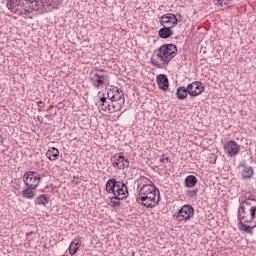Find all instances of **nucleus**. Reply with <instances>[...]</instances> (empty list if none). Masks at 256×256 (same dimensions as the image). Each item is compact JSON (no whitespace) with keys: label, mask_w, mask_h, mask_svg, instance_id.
<instances>
[{"label":"nucleus","mask_w":256,"mask_h":256,"mask_svg":"<svg viewBox=\"0 0 256 256\" xmlns=\"http://www.w3.org/2000/svg\"><path fill=\"white\" fill-rule=\"evenodd\" d=\"M79 247H81V242H79V240L72 241L69 246L70 255H75V253L79 251Z\"/></svg>","instance_id":"obj_21"},{"label":"nucleus","mask_w":256,"mask_h":256,"mask_svg":"<svg viewBox=\"0 0 256 256\" xmlns=\"http://www.w3.org/2000/svg\"><path fill=\"white\" fill-rule=\"evenodd\" d=\"M160 197L159 189H157L155 185L144 184L139 190L138 201H140L144 207H147V209H153V207L159 205Z\"/></svg>","instance_id":"obj_1"},{"label":"nucleus","mask_w":256,"mask_h":256,"mask_svg":"<svg viewBox=\"0 0 256 256\" xmlns=\"http://www.w3.org/2000/svg\"><path fill=\"white\" fill-rule=\"evenodd\" d=\"M119 117H121V114L114 115L112 119L113 121H118Z\"/></svg>","instance_id":"obj_34"},{"label":"nucleus","mask_w":256,"mask_h":256,"mask_svg":"<svg viewBox=\"0 0 256 256\" xmlns=\"http://www.w3.org/2000/svg\"><path fill=\"white\" fill-rule=\"evenodd\" d=\"M186 187H195L197 185V177L194 175H189L185 178Z\"/></svg>","instance_id":"obj_22"},{"label":"nucleus","mask_w":256,"mask_h":256,"mask_svg":"<svg viewBox=\"0 0 256 256\" xmlns=\"http://www.w3.org/2000/svg\"><path fill=\"white\" fill-rule=\"evenodd\" d=\"M89 81L94 89L109 87V74L103 69L92 71L89 76Z\"/></svg>","instance_id":"obj_3"},{"label":"nucleus","mask_w":256,"mask_h":256,"mask_svg":"<svg viewBox=\"0 0 256 256\" xmlns=\"http://www.w3.org/2000/svg\"><path fill=\"white\" fill-rule=\"evenodd\" d=\"M151 63L156 67L157 69H162V66L159 64V62L155 58H151Z\"/></svg>","instance_id":"obj_29"},{"label":"nucleus","mask_w":256,"mask_h":256,"mask_svg":"<svg viewBox=\"0 0 256 256\" xmlns=\"http://www.w3.org/2000/svg\"><path fill=\"white\" fill-rule=\"evenodd\" d=\"M22 195L23 197H25V199H33V197H35V192L33 191V188H31V186H28L22 191Z\"/></svg>","instance_id":"obj_23"},{"label":"nucleus","mask_w":256,"mask_h":256,"mask_svg":"<svg viewBox=\"0 0 256 256\" xmlns=\"http://www.w3.org/2000/svg\"><path fill=\"white\" fill-rule=\"evenodd\" d=\"M112 165L115 169H127L129 167V159L125 156L115 154L112 159Z\"/></svg>","instance_id":"obj_9"},{"label":"nucleus","mask_w":256,"mask_h":256,"mask_svg":"<svg viewBox=\"0 0 256 256\" xmlns=\"http://www.w3.org/2000/svg\"><path fill=\"white\" fill-rule=\"evenodd\" d=\"M117 185H119V182L117 181V179L112 178L109 179L106 183V191L107 193H115V189H117Z\"/></svg>","instance_id":"obj_15"},{"label":"nucleus","mask_w":256,"mask_h":256,"mask_svg":"<svg viewBox=\"0 0 256 256\" xmlns=\"http://www.w3.org/2000/svg\"><path fill=\"white\" fill-rule=\"evenodd\" d=\"M171 29L172 28L163 26V28H161L158 32L159 37H161V39H169V37H171V35H173V30H171Z\"/></svg>","instance_id":"obj_16"},{"label":"nucleus","mask_w":256,"mask_h":256,"mask_svg":"<svg viewBox=\"0 0 256 256\" xmlns=\"http://www.w3.org/2000/svg\"><path fill=\"white\" fill-rule=\"evenodd\" d=\"M0 143H3V136L0 135Z\"/></svg>","instance_id":"obj_36"},{"label":"nucleus","mask_w":256,"mask_h":256,"mask_svg":"<svg viewBox=\"0 0 256 256\" xmlns=\"http://www.w3.org/2000/svg\"><path fill=\"white\" fill-rule=\"evenodd\" d=\"M188 91V95H191L192 97H197L205 91V87H203V83L201 81H195L186 87Z\"/></svg>","instance_id":"obj_7"},{"label":"nucleus","mask_w":256,"mask_h":256,"mask_svg":"<svg viewBox=\"0 0 256 256\" xmlns=\"http://www.w3.org/2000/svg\"><path fill=\"white\" fill-rule=\"evenodd\" d=\"M113 195L114 197H118V199H126L127 195H129L127 185H125L123 182H118Z\"/></svg>","instance_id":"obj_12"},{"label":"nucleus","mask_w":256,"mask_h":256,"mask_svg":"<svg viewBox=\"0 0 256 256\" xmlns=\"http://www.w3.org/2000/svg\"><path fill=\"white\" fill-rule=\"evenodd\" d=\"M229 0H216V5L220 7H229Z\"/></svg>","instance_id":"obj_27"},{"label":"nucleus","mask_w":256,"mask_h":256,"mask_svg":"<svg viewBox=\"0 0 256 256\" xmlns=\"http://www.w3.org/2000/svg\"><path fill=\"white\" fill-rule=\"evenodd\" d=\"M43 7V1L41 0H25L23 13L24 15H29V13H33V11H39Z\"/></svg>","instance_id":"obj_6"},{"label":"nucleus","mask_w":256,"mask_h":256,"mask_svg":"<svg viewBox=\"0 0 256 256\" xmlns=\"http://www.w3.org/2000/svg\"><path fill=\"white\" fill-rule=\"evenodd\" d=\"M61 3V0H45L44 6L50 7V9H57V6H59Z\"/></svg>","instance_id":"obj_24"},{"label":"nucleus","mask_w":256,"mask_h":256,"mask_svg":"<svg viewBox=\"0 0 256 256\" xmlns=\"http://www.w3.org/2000/svg\"><path fill=\"white\" fill-rule=\"evenodd\" d=\"M73 183H75V185H79V183H81V179H79V177H75L74 176V179L72 180Z\"/></svg>","instance_id":"obj_30"},{"label":"nucleus","mask_w":256,"mask_h":256,"mask_svg":"<svg viewBox=\"0 0 256 256\" xmlns=\"http://www.w3.org/2000/svg\"><path fill=\"white\" fill-rule=\"evenodd\" d=\"M121 200H123L122 198H119L117 196H113L110 199V205L111 207H119V205H121Z\"/></svg>","instance_id":"obj_25"},{"label":"nucleus","mask_w":256,"mask_h":256,"mask_svg":"<svg viewBox=\"0 0 256 256\" xmlns=\"http://www.w3.org/2000/svg\"><path fill=\"white\" fill-rule=\"evenodd\" d=\"M156 57L160 59L163 65H169L172 59L177 55V46L175 44H165L155 51Z\"/></svg>","instance_id":"obj_2"},{"label":"nucleus","mask_w":256,"mask_h":256,"mask_svg":"<svg viewBox=\"0 0 256 256\" xmlns=\"http://www.w3.org/2000/svg\"><path fill=\"white\" fill-rule=\"evenodd\" d=\"M160 161H161V163H165L166 161H169V157L162 156Z\"/></svg>","instance_id":"obj_32"},{"label":"nucleus","mask_w":256,"mask_h":256,"mask_svg":"<svg viewBox=\"0 0 256 256\" xmlns=\"http://www.w3.org/2000/svg\"><path fill=\"white\" fill-rule=\"evenodd\" d=\"M123 105H125V102L120 100V102L115 100H110V103L105 106V112L106 113H117V111H121L123 109Z\"/></svg>","instance_id":"obj_11"},{"label":"nucleus","mask_w":256,"mask_h":256,"mask_svg":"<svg viewBox=\"0 0 256 256\" xmlns=\"http://www.w3.org/2000/svg\"><path fill=\"white\" fill-rule=\"evenodd\" d=\"M37 105H38V107H40V109H43V107H45V102H43V101H38V102H37Z\"/></svg>","instance_id":"obj_31"},{"label":"nucleus","mask_w":256,"mask_h":256,"mask_svg":"<svg viewBox=\"0 0 256 256\" xmlns=\"http://www.w3.org/2000/svg\"><path fill=\"white\" fill-rule=\"evenodd\" d=\"M224 149L230 157H235L239 153L240 146L237 142L230 140L224 144Z\"/></svg>","instance_id":"obj_10"},{"label":"nucleus","mask_w":256,"mask_h":256,"mask_svg":"<svg viewBox=\"0 0 256 256\" xmlns=\"http://www.w3.org/2000/svg\"><path fill=\"white\" fill-rule=\"evenodd\" d=\"M157 83L159 89H162V91H167L169 89V79L165 74H160L157 76Z\"/></svg>","instance_id":"obj_14"},{"label":"nucleus","mask_w":256,"mask_h":256,"mask_svg":"<svg viewBox=\"0 0 256 256\" xmlns=\"http://www.w3.org/2000/svg\"><path fill=\"white\" fill-rule=\"evenodd\" d=\"M110 101H118V102L122 101V103H125V97L123 95V91H121L120 89H116L114 94L110 96Z\"/></svg>","instance_id":"obj_18"},{"label":"nucleus","mask_w":256,"mask_h":256,"mask_svg":"<svg viewBox=\"0 0 256 256\" xmlns=\"http://www.w3.org/2000/svg\"><path fill=\"white\" fill-rule=\"evenodd\" d=\"M245 223H248V222H239L238 223L239 231H243L244 233H248L250 235H253V229H255L256 224L254 226H247Z\"/></svg>","instance_id":"obj_17"},{"label":"nucleus","mask_w":256,"mask_h":256,"mask_svg":"<svg viewBox=\"0 0 256 256\" xmlns=\"http://www.w3.org/2000/svg\"><path fill=\"white\" fill-rule=\"evenodd\" d=\"M113 95H115V92H113L112 90H110V91L108 92V97H109V99H111V97H113Z\"/></svg>","instance_id":"obj_35"},{"label":"nucleus","mask_w":256,"mask_h":256,"mask_svg":"<svg viewBox=\"0 0 256 256\" xmlns=\"http://www.w3.org/2000/svg\"><path fill=\"white\" fill-rule=\"evenodd\" d=\"M239 167H243L242 177L243 179H251L253 177V167L247 166L245 160L241 161Z\"/></svg>","instance_id":"obj_13"},{"label":"nucleus","mask_w":256,"mask_h":256,"mask_svg":"<svg viewBox=\"0 0 256 256\" xmlns=\"http://www.w3.org/2000/svg\"><path fill=\"white\" fill-rule=\"evenodd\" d=\"M147 181H149V179H147V177L140 178V183H147Z\"/></svg>","instance_id":"obj_33"},{"label":"nucleus","mask_w":256,"mask_h":256,"mask_svg":"<svg viewBox=\"0 0 256 256\" xmlns=\"http://www.w3.org/2000/svg\"><path fill=\"white\" fill-rule=\"evenodd\" d=\"M23 179L25 185L31 187V189H37L39 187V181H41V177L36 172L25 173Z\"/></svg>","instance_id":"obj_5"},{"label":"nucleus","mask_w":256,"mask_h":256,"mask_svg":"<svg viewBox=\"0 0 256 256\" xmlns=\"http://www.w3.org/2000/svg\"><path fill=\"white\" fill-rule=\"evenodd\" d=\"M100 101L102 103V110L105 111V106L109 105V102H107V98L106 97H101Z\"/></svg>","instance_id":"obj_28"},{"label":"nucleus","mask_w":256,"mask_h":256,"mask_svg":"<svg viewBox=\"0 0 256 256\" xmlns=\"http://www.w3.org/2000/svg\"><path fill=\"white\" fill-rule=\"evenodd\" d=\"M188 93L189 92L187 90V87L181 86V87L177 88V90H176V97L179 100L187 99Z\"/></svg>","instance_id":"obj_19"},{"label":"nucleus","mask_w":256,"mask_h":256,"mask_svg":"<svg viewBox=\"0 0 256 256\" xmlns=\"http://www.w3.org/2000/svg\"><path fill=\"white\" fill-rule=\"evenodd\" d=\"M37 201L39 205H45V203L49 201V198H47V195L43 194L37 198Z\"/></svg>","instance_id":"obj_26"},{"label":"nucleus","mask_w":256,"mask_h":256,"mask_svg":"<svg viewBox=\"0 0 256 256\" xmlns=\"http://www.w3.org/2000/svg\"><path fill=\"white\" fill-rule=\"evenodd\" d=\"M46 157L49 159V161H55V159L59 157V150L55 147H52L46 152Z\"/></svg>","instance_id":"obj_20"},{"label":"nucleus","mask_w":256,"mask_h":256,"mask_svg":"<svg viewBox=\"0 0 256 256\" xmlns=\"http://www.w3.org/2000/svg\"><path fill=\"white\" fill-rule=\"evenodd\" d=\"M177 23V16L172 13L164 14L160 18V25H162V27H168L170 29H173V27H176Z\"/></svg>","instance_id":"obj_8"},{"label":"nucleus","mask_w":256,"mask_h":256,"mask_svg":"<svg viewBox=\"0 0 256 256\" xmlns=\"http://www.w3.org/2000/svg\"><path fill=\"white\" fill-rule=\"evenodd\" d=\"M193 215H195V209L193 206L186 204L178 211L176 221H189Z\"/></svg>","instance_id":"obj_4"}]
</instances>
